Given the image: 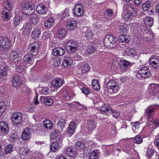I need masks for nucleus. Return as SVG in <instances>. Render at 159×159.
<instances>
[{"mask_svg":"<svg viewBox=\"0 0 159 159\" xmlns=\"http://www.w3.org/2000/svg\"><path fill=\"white\" fill-rule=\"evenodd\" d=\"M140 69V75L142 77L146 78L151 75L150 70L147 66H142Z\"/></svg>","mask_w":159,"mask_h":159,"instance_id":"nucleus-9","label":"nucleus"},{"mask_svg":"<svg viewBox=\"0 0 159 159\" xmlns=\"http://www.w3.org/2000/svg\"><path fill=\"white\" fill-rule=\"evenodd\" d=\"M66 30L63 28H60L58 30L57 34L58 36L61 38H64L66 35Z\"/></svg>","mask_w":159,"mask_h":159,"instance_id":"nucleus-35","label":"nucleus"},{"mask_svg":"<svg viewBox=\"0 0 159 159\" xmlns=\"http://www.w3.org/2000/svg\"><path fill=\"white\" fill-rule=\"evenodd\" d=\"M116 38L114 37L112 35H106L104 39V45L109 48H112V45L116 43Z\"/></svg>","mask_w":159,"mask_h":159,"instance_id":"nucleus-2","label":"nucleus"},{"mask_svg":"<svg viewBox=\"0 0 159 159\" xmlns=\"http://www.w3.org/2000/svg\"><path fill=\"white\" fill-rule=\"evenodd\" d=\"M17 138V134L16 132L12 133L10 136V140L11 141H15L16 140Z\"/></svg>","mask_w":159,"mask_h":159,"instance_id":"nucleus-54","label":"nucleus"},{"mask_svg":"<svg viewBox=\"0 0 159 159\" xmlns=\"http://www.w3.org/2000/svg\"><path fill=\"white\" fill-rule=\"evenodd\" d=\"M99 153L98 152L94 150L91 153L89 156V159H98L99 157Z\"/></svg>","mask_w":159,"mask_h":159,"instance_id":"nucleus-39","label":"nucleus"},{"mask_svg":"<svg viewBox=\"0 0 159 159\" xmlns=\"http://www.w3.org/2000/svg\"><path fill=\"white\" fill-rule=\"evenodd\" d=\"M150 3V1H147L143 5L142 8L143 11H147L149 8Z\"/></svg>","mask_w":159,"mask_h":159,"instance_id":"nucleus-46","label":"nucleus"},{"mask_svg":"<svg viewBox=\"0 0 159 159\" xmlns=\"http://www.w3.org/2000/svg\"><path fill=\"white\" fill-rule=\"evenodd\" d=\"M63 84L62 80L59 78H56L55 79H54L52 82V88L53 87L54 89L55 88L57 89L61 87Z\"/></svg>","mask_w":159,"mask_h":159,"instance_id":"nucleus-19","label":"nucleus"},{"mask_svg":"<svg viewBox=\"0 0 159 159\" xmlns=\"http://www.w3.org/2000/svg\"><path fill=\"white\" fill-rule=\"evenodd\" d=\"M148 62L152 67L156 69L159 68V60L155 56H152L149 59Z\"/></svg>","mask_w":159,"mask_h":159,"instance_id":"nucleus-10","label":"nucleus"},{"mask_svg":"<svg viewBox=\"0 0 159 159\" xmlns=\"http://www.w3.org/2000/svg\"><path fill=\"white\" fill-rule=\"evenodd\" d=\"M22 17L16 16L13 19V25L15 27H16L22 22Z\"/></svg>","mask_w":159,"mask_h":159,"instance_id":"nucleus-32","label":"nucleus"},{"mask_svg":"<svg viewBox=\"0 0 159 159\" xmlns=\"http://www.w3.org/2000/svg\"><path fill=\"white\" fill-rule=\"evenodd\" d=\"M24 27L30 32L31 31L33 27L32 24L30 22L27 23Z\"/></svg>","mask_w":159,"mask_h":159,"instance_id":"nucleus-53","label":"nucleus"},{"mask_svg":"<svg viewBox=\"0 0 159 159\" xmlns=\"http://www.w3.org/2000/svg\"><path fill=\"white\" fill-rule=\"evenodd\" d=\"M157 107L156 105H152L148 106L145 110V114L148 118H152L154 115Z\"/></svg>","mask_w":159,"mask_h":159,"instance_id":"nucleus-8","label":"nucleus"},{"mask_svg":"<svg viewBox=\"0 0 159 159\" xmlns=\"http://www.w3.org/2000/svg\"><path fill=\"white\" fill-rule=\"evenodd\" d=\"M127 28L124 26H120L119 27V32L121 34H125L127 32Z\"/></svg>","mask_w":159,"mask_h":159,"instance_id":"nucleus-50","label":"nucleus"},{"mask_svg":"<svg viewBox=\"0 0 159 159\" xmlns=\"http://www.w3.org/2000/svg\"><path fill=\"white\" fill-rule=\"evenodd\" d=\"M39 47V44L37 41H36L31 43L29 46V48H31L32 50L38 49Z\"/></svg>","mask_w":159,"mask_h":159,"instance_id":"nucleus-44","label":"nucleus"},{"mask_svg":"<svg viewBox=\"0 0 159 159\" xmlns=\"http://www.w3.org/2000/svg\"><path fill=\"white\" fill-rule=\"evenodd\" d=\"M82 92L86 95L89 94L91 93L90 90H89L88 88H83L81 89Z\"/></svg>","mask_w":159,"mask_h":159,"instance_id":"nucleus-60","label":"nucleus"},{"mask_svg":"<svg viewBox=\"0 0 159 159\" xmlns=\"http://www.w3.org/2000/svg\"><path fill=\"white\" fill-rule=\"evenodd\" d=\"M133 17V15L131 13H128L124 15L122 20H124L125 21H128L130 19H131Z\"/></svg>","mask_w":159,"mask_h":159,"instance_id":"nucleus-43","label":"nucleus"},{"mask_svg":"<svg viewBox=\"0 0 159 159\" xmlns=\"http://www.w3.org/2000/svg\"><path fill=\"white\" fill-rule=\"evenodd\" d=\"M119 42L120 43V45L121 43H128L130 40V38L128 35L125 34H121L119 36Z\"/></svg>","mask_w":159,"mask_h":159,"instance_id":"nucleus-26","label":"nucleus"},{"mask_svg":"<svg viewBox=\"0 0 159 159\" xmlns=\"http://www.w3.org/2000/svg\"><path fill=\"white\" fill-rule=\"evenodd\" d=\"M83 7L80 4H77L74 9V14L77 16H80L84 14Z\"/></svg>","mask_w":159,"mask_h":159,"instance_id":"nucleus-16","label":"nucleus"},{"mask_svg":"<svg viewBox=\"0 0 159 159\" xmlns=\"http://www.w3.org/2000/svg\"><path fill=\"white\" fill-rule=\"evenodd\" d=\"M6 106L2 102H0V113L1 115L5 111Z\"/></svg>","mask_w":159,"mask_h":159,"instance_id":"nucleus-59","label":"nucleus"},{"mask_svg":"<svg viewBox=\"0 0 159 159\" xmlns=\"http://www.w3.org/2000/svg\"><path fill=\"white\" fill-rule=\"evenodd\" d=\"M150 159H159V156L156 152L153 154L151 157Z\"/></svg>","mask_w":159,"mask_h":159,"instance_id":"nucleus-64","label":"nucleus"},{"mask_svg":"<svg viewBox=\"0 0 159 159\" xmlns=\"http://www.w3.org/2000/svg\"><path fill=\"white\" fill-rule=\"evenodd\" d=\"M78 123L76 120H73L71 121L68 128V133L71 135H73L74 133L76 128V125Z\"/></svg>","mask_w":159,"mask_h":159,"instance_id":"nucleus-13","label":"nucleus"},{"mask_svg":"<svg viewBox=\"0 0 159 159\" xmlns=\"http://www.w3.org/2000/svg\"><path fill=\"white\" fill-rule=\"evenodd\" d=\"M84 155L86 156H87L91 152V147H85L84 146Z\"/></svg>","mask_w":159,"mask_h":159,"instance_id":"nucleus-49","label":"nucleus"},{"mask_svg":"<svg viewBox=\"0 0 159 159\" xmlns=\"http://www.w3.org/2000/svg\"><path fill=\"white\" fill-rule=\"evenodd\" d=\"M66 152L68 156L70 157H75L76 155L74 149L72 148H67Z\"/></svg>","mask_w":159,"mask_h":159,"instance_id":"nucleus-36","label":"nucleus"},{"mask_svg":"<svg viewBox=\"0 0 159 159\" xmlns=\"http://www.w3.org/2000/svg\"><path fill=\"white\" fill-rule=\"evenodd\" d=\"M41 34V30L39 27H35L32 33V37L33 38L36 40L40 37Z\"/></svg>","mask_w":159,"mask_h":159,"instance_id":"nucleus-18","label":"nucleus"},{"mask_svg":"<svg viewBox=\"0 0 159 159\" xmlns=\"http://www.w3.org/2000/svg\"><path fill=\"white\" fill-rule=\"evenodd\" d=\"M154 34L151 30L149 28H145L141 33V37L145 41L152 40Z\"/></svg>","mask_w":159,"mask_h":159,"instance_id":"nucleus-1","label":"nucleus"},{"mask_svg":"<svg viewBox=\"0 0 159 159\" xmlns=\"http://www.w3.org/2000/svg\"><path fill=\"white\" fill-rule=\"evenodd\" d=\"M40 100L42 103H44L45 105L48 106L52 105L53 102L52 99L49 97L47 96L41 97Z\"/></svg>","mask_w":159,"mask_h":159,"instance_id":"nucleus-20","label":"nucleus"},{"mask_svg":"<svg viewBox=\"0 0 159 159\" xmlns=\"http://www.w3.org/2000/svg\"><path fill=\"white\" fill-rule=\"evenodd\" d=\"M25 68V66L20 65L16 66V70L18 72L21 73L24 71Z\"/></svg>","mask_w":159,"mask_h":159,"instance_id":"nucleus-55","label":"nucleus"},{"mask_svg":"<svg viewBox=\"0 0 159 159\" xmlns=\"http://www.w3.org/2000/svg\"><path fill=\"white\" fill-rule=\"evenodd\" d=\"M66 124V121L65 119H60L57 124L58 129L61 131H62L65 126Z\"/></svg>","mask_w":159,"mask_h":159,"instance_id":"nucleus-29","label":"nucleus"},{"mask_svg":"<svg viewBox=\"0 0 159 159\" xmlns=\"http://www.w3.org/2000/svg\"><path fill=\"white\" fill-rule=\"evenodd\" d=\"M148 90L149 93L155 94L159 91V85L154 84H151L149 85Z\"/></svg>","mask_w":159,"mask_h":159,"instance_id":"nucleus-17","label":"nucleus"},{"mask_svg":"<svg viewBox=\"0 0 159 159\" xmlns=\"http://www.w3.org/2000/svg\"><path fill=\"white\" fill-rule=\"evenodd\" d=\"M36 53L34 54L30 53L28 54H26L24 57L23 61L26 64H32L33 61V56L36 55L38 52L36 51Z\"/></svg>","mask_w":159,"mask_h":159,"instance_id":"nucleus-15","label":"nucleus"},{"mask_svg":"<svg viewBox=\"0 0 159 159\" xmlns=\"http://www.w3.org/2000/svg\"><path fill=\"white\" fill-rule=\"evenodd\" d=\"M65 48L66 50H76L81 49L78 44L72 40H69L66 43Z\"/></svg>","mask_w":159,"mask_h":159,"instance_id":"nucleus-5","label":"nucleus"},{"mask_svg":"<svg viewBox=\"0 0 159 159\" xmlns=\"http://www.w3.org/2000/svg\"><path fill=\"white\" fill-rule=\"evenodd\" d=\"M63 52V51L62 52ZM52 53L55 56H61L64 54L63 53L61 54H60L59 50H52Z\"/></svg>","mask_w":159,"mask_h":159,"instance_id":"nucleus-62","label":"nucleus"},{"mask_svg":"<svg viewBox=\"0 0 159 159\" xmlns=\"http://www.w3.org/2000/svg\"><path fill=\"white\" fill-rule=\"evenodd\" d=\"M143 20L145 25L149 26H151L153 24V19L150 17L147 16L143 18Z\"/></svg>","mask_w":159,"mask_h":159,"instance_id":"nucleus-30","label":"nucleus"},{"mask_svg":"<svg viewBox=\"0 0 159 159\" xmlns=\"http://www.w3.org/2000/svg\"><path fill=\"white\" fill-rule=\"evenodd\" d=\"M22 30V34L24 35H28L30 33V32L28 30L25 29L24 27L21 30Z\"/></svg>","mask_w":159,"mask_h":159,"instance_id":"nucleus-63","label":"nucleus"},{"mask_svg":"<svg viewBox=\"0 0 159 159\" xmlns=\"http://www.w3.org/2000/svg\"><path fill=\"white\" fill-rule=\"evenodd\" d=\"M8 70L7 65L3 64L0 66V79H5V76L7 75Z\"/></svg>","mask_w":159,"mask_h":159,"instance_id":"nucleus-14","label":"nucleus"},{"mask_svg":"<svg viewBox=\"0 0 159 159\" xmlns=\"http://www.w3.org/2000/svg\"><path fill=\"white\" fill-rule=\"evenodd\" d=\"M90 68V67L88 64L86 63L84 64L82 66V72L83 73H84L88 72Z\"/></svg>","mask_w":159,"mask_h":159,"instance_id":"nucleus-45","label":"nucleus"},{"mask_svg":"<svg viewBox=\"0 0 159 159\" xmlns=\"http://www.w3.org/2000/svg\"><path fill=\"white\" fill-rule=\"evenodd\" d=\"M155 152H156L154 150L149 148L147 149L146 153L147 155L150 157L155 153Z\"/></svg>","mask_w":159,"mask_h":159,"instance_id":"nucleus-57","label":"nucleus"},{"mask_svg":"<svg viewBox=\"0 0 159 159\" xmlns=\"http://www.w3.org/2000/svg\"><path fill=\"white\" fill-rule=\"evenodd\" d=\"M131 65V63L125 60H121L120 63V67L123 70H125L127 67L130 66Z\"/></svg>","mask_w":159,"mask_h":159,"instance_id":"nucleus-31","label":"nucleus"},{"mask_svg":"<svg viewBox=\"0 0 159 159\" xmlns=\"http://www.w3.org/2000/svg\"><path fill=\"white\" fill-rule=\"evenodd\" d=\"M30 19L32 23L34 24H37L39 21L40 19L37 15L35 13L31 14L30 16Z\"/></svg>","mask_w":159,"mask_h":159,"instance_id":"nucleus-33","label":"nucleus"},{"mask_svg":"<svg viewBox=\"0 0 159 159\" xmlns=\"http://www.w3.org/2000/svg\"><path fill=\"white\" fill-rule=\"evenodd\" d=\"M59 144L57 142H53L51 143L50 145L51 151L52 152H56L60 147Z\"/></svg>","mask_w":159,"mask_h":159,"instance_id":"nucleus-34","label":"nucleus"},{"mask_svg":"<svg viewBox=\"0 0 159 159\" xmlns=\"http://www.w3.org/2000/svg\"><path fill=\"white\" fill-rule=\"evenodd\" d=\"M92 84L94 89L97 91L100 89V85L97 80H92Z\"/></svg>","mask_w":159,"mask_h":159,"instance_id":"nucleus-37","label":"nucleus"},{"mask_svg":"<svg viewBox=\"0 0 159 159\" xmlns=\"http://www.w3.org/2000/svg\"><path fill=\"white\" fill-rule=\"evenodd\" d=\"M97 122L95 120H89L87 122V126L88 129L93 130L96 127Z\"/></svg>","mask_w":159,"mask_h":159,"instance_id":"nucleus-28","label":"nucleus"},{"mask_svg":"<svg viewBox=\"0 0 159 159\" xmlns=\"http://www.w3.org/2000/svg\"><path fill=\"white\" fill-rule=\"evenodd\" d=\"M43 124L45 127L48 129H50L53 127L52 123L49 120H45L43 121Z\"/></svg>","mask_w":159,"mask_h":159,"instance_id":"nucleus-41","label":"nucleus"},{"mask_svg":"<svg viewBox=\"0 0 159 159\" xmlns=\"http://www.w3.org/2000/svg\"><path fill=\"white\" fill-rule=\"evenodd\" d=\"M11 56L10 59L11 61L16 63L18 62L19 60V55L16 51H11L10 54Z\"/></svg>","mask_w":159,"mask_h":159,"instance_id":"nucleus-21","label":"nucleus"},{"mask_svg":"<svg viewBox=\"0 0 159 159\" xmlns=\"http://www.w3.org/2000/svg\"><path fill=\"white\" fill-rule=\"evenodd\" d=\"M11 46L9 39L6 37H0V50L9 49Z\"/></svg>","mask_w":159,"mask_h":159,"instance_id":"nucleus-3","label":"nucleus"},{"mask_svg":"<svg viewBox=\"0 0 159 159\" xmlns=\"http://www.w3.org/2000/svg\"><path fill=\"white\" fill-rule=\"evenodd\" d=\"M22 83V80L20 77L17 75L13 76L11 80L12 85L15 87H20Z\"/></svg>","mask_w":159,"mask_h":159,"instance_id":"nucleus-11","label":"nucleus"},{"mask_svg":"<svg viewBox=\"0 0 159 159\" xmlns=\"http://www.w3.org/2000/svg\"><path fill=\"white\" fill-rule=\"evenodd\" d=\"M31 137L30 133L27 134L26 131H23L21 135V137L23 139L26 140Z\"/></svg>","mask_w":159,"mask_h":159,"instance_id":"nucleus-52","label":"nucleus"},{"mask_svg":"<svg viewBox=\"0 0 159 159\" xmlns=\"http://www.w3.org/2000/svg\"><path fill=\"white\" fill-rule=\"evenodd\" d=\"M99 111L102 114L106 116H108L113 112V110L111 107L108 104H103L100 108Z\"/></svg>","mask_w":159,"mask_h":159,"instance_id":"nucleus-6","label":"nucleus"},{"mask_svg":"<svg viewBox=\"0 0 159 159\" xmlns=\"http://www.w3.org/2000/svg\"><path fill=\"white\" fill-rule=\"evenodd\" d=\"M73 62L72 59L69 57H65L62 61V65L65 67H69L71 65Z\"/></svg>","mask_w":159,"mask_h":159,"instance_id":"nucleus-27","label":"nucleus"},{"mask_svg":"<svg viewBox=\"0 0 159 159\" xmlns=\"http://www.w3.org/2000/svg\"><path fill=\"white\" fill-rule=\"evenodd\" d=\"M36 11L39 14H44L47 11L46 7L42 4L38 5L36 7Z\"/></svg>","mask_w":159,"mask_h":159,"instance_id":"nucleus-23","label":"nucleus"},{"mask_svg":"<svg viewBox=\"0 0 159 159\" xmlns=\"http://www.w3.org/2000/svg\"><path fill=\"white\" fill-rule=\"evenodd\" d=\"M2 18L4 20H7L9 19L10 16L8 12L4 11L2 12Z\"/></svg>","mask_w":159,"mask_h":159,"instance_id":"nucleus-48","label":"nucleus"},{"mask_svg":"<svg viewBox=\"0 0 159 159\" xmlns=\"http://www.w3.org/2000/svg\"><path fill=\"white\" fill-rule=\"evenodd\" d=\"M61 132V131L59 130L58 129L52 132V134H51V137L52 139H55L57 138L58 136H59L60 134V133Z\"/></svg>","mask_w":159,"mask_h":159,"instance_id":"nucleus-47","label":"nucleus"},{"mask_svg":"<svg viewBox=\"0 0 159 159\" xmlns=\"http://www.w3.org/2000/svg\"><path fill=\"white\" fill-rule=\"evenodd\" d=\"M4 5L6 6L5 7V10L8 11H10L11 10V3L9 1H6L4 2Z\"/></svg>","mask_w":159,"mask_h":159,"instance_id":"nucleus-56","label":"nucleus"},{"mask_svg":"<svg viewBox=\"0 0 159 159\" xmlns=\"http://www.w3.org/2000/svg\"><path fill=\"white\" fill-rule=\"evenodd\" d=\"M106 86L107 89L112 90L114 93H117L119 89V86L117 83L112 80L109 81L107 83Z\"/></svg>","mask_w":159,"mask_h":159,"instance_id":"nucleus-7","label":"nucleus"},{"mask_svg":"<svg viewBox=\"0 0 159 159\" xmlns=\"http://www.w3.org/2000/svg\"><path fill=\"white\" fill-rule=\"evenodd\" d=\"M22 12L25 15H31L34 11L33 7L30 4H26L22 9Z\"/></svg>","mask_w":159,"mask_h":159,"instance_id":"nucleus-12","label":"nucleus"},{"mask_svg":"<svg viewBox=\"0 0 159 159\" xmlns=\"http://www.w3.org/2000/svg\"><path fill=\"white\" fill-rule=\"evenodd\" d=\"M151 124H149L147 126L146 128H150L152 130L156 128L159 126V119L157 120H152L151 122Z\"/></svg>","mask_w":159,"mask_h":159,"instance_id":"nucleus-24","label":"nucleus"},{"mask_svg":"<svg viewBox=\"0 0 159 159\" xmlns=\"http://www.w3.org/2000/svg\"><path fill=\"white\" fill-rule=\"evenodd\" d=\"M23 116L20 112H14L11 118L12 122L15 125H17L21 124Z\"/></svg>","mask_w":159,"mask_h":159,"instance_id":"nucleus-4","label":"nucleus"},{"mask_svg":"<svg viewBox=\"0 0 159 159\" xmlns=\"http://www.w3.org/2000/svg\"><path fill=\"white\" fill-rule=\"evenodd\" d=\"M61 59H58L54 61V64L56 66H59L61 64Z\"/></svg>","mask_w":159,"mask_h":159,"instance_id":"nucleus-61","label":"nucleus"},{"mask_svg":"<svg viewBox=\"0 0 159 159\" xmlns=\"http://www.w3.org/2000/svg\"><path fill=\"white\" fill-rule=\"evenodd\" d=\"M13 146L11 144H9L5 148V151L7 153H9L12 152Z\"/></svg>","mask_w":159,"mask_h":159,"instance_id":"nucleus-58","label":"nucleus"},{"mask_svg":"<svg viewBox=\"0 0 159 159\" xmlns=\"http://www.w3.org/2000/svg\"><path fill=\"white\" fill-rule=\"evenodd\" d=\"M113 14V11L111 9H108L104 12V16L107 19L111 18Z\"/></svg>","mask_w":159,"mask_h":159,"instance_id":"nucleus-38","label":"nucleus"},{"mask_svg":"<svg viewBox=\"0 0 159 159\" xmlns=\"http://www.w3.org/2000/svg\"><path fill=\"white\" fill-rule=\"evenodd\" d=\"M84 146V144L83 143L79 141L77 142L75 145V148L80 151L83 150Z\"/></svg>","mask_w":159,"mask_h":159,"instance_id":"nucleus-42","label":"nucleus"},{"mask_svg":"<svg viewBox=\"0 0 159 159\" xmlns=\"http://www.w3.org/2000/svg\"><path fill=\"white\" fill-rule=\"evenodd\" d=\"M85 36L87 39H92L93 38V35L92 31L90 30H87L86 32Z\"/></svg>","mask_w":159,"mask_h":159,"instance_id":"nucleus-51","label":"nucleus"},{"mask_svg":"<svg viewBox=\"0 0 159 159\" xmlns=\"http://www.w3.org/2000/svg\"><path fill=\"white\" fill-rule=\"evenodd\" d=\"M0 130H1L3 134H7L9 132L8 123L4 121L0 122Z\"/></svg>","mask_w":159,"mask_h":159,"instance_id":"nucleus-22","label":"nucleus"},{"mask_svg":"<svg viewBox=\"0 0 159 159\" xmlns=\"http://www.w3.org/2000/svg\"><path fill=\"white\" fill-rule=\"evenodd\" d=\"M54 20L53 18L48 19L45 23V26L48 28H50L54 24Z\"/></svg>","mask_w":159,"mask_h":159,"instance_id":"nucleus-40","label":"nucleus"},{"mask_svg":"<svg viewBox=\"0 0 159 159\" xmlns=\"http://www.w3.org/2000/svg\"><path fill=\"white\" fill-rule=\"evenodd\" d=\"M66 25L67 29L69 30L72 31L76 28L77 24L75 20H70L67 22Z\"/></svg>","mask_w":159,"mask_h":159,"instance_id":"nucleus-25","label":"nucleus"}]
</instances>
